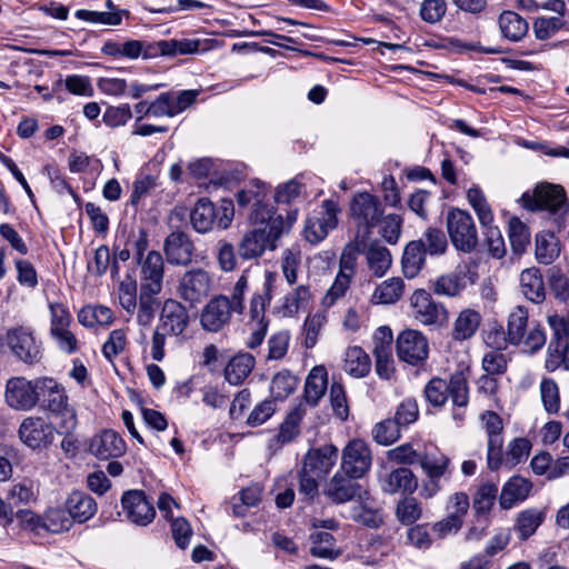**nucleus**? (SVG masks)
<instances>
[{"mask_svg":"<svg viewBox=\"0 0 569 569\" xmlns=\"http://www.w3.org/2000/svg\"><path fill=\"white\" fill-rule=\"evenodd\" d=\"M527 308L516 307L508 316L507 331L501 326L490 329L485 338L487 345L505 349L507 345L520 347L528 355H535L546 345L547 336L540 325L528 328Z\"/></svg>","mask_w":569,"mask_h":569,"instance_id":"obj_1","label":"nucleus"},{"mask_svg":"<svg viewBox=\"0 0 569 569\" xmlns=\"http://www.w3.org/2000/svg\"><path fill=\"white\" fill-rule=\"evenodd\" d=\"M38 388L43 407L54 419L58 433H70L77 428L78 419L73 406L69 403V398L63 386L53 378H38Z\"/></svg>","mask_w":569,"mask_h":569,"instance_id":"obj_2","label":"nucleus"},{"mask_svg":"<svg viewBox=\"0 0 569 569\" xmlns=\"http://www.w3.org/2000/svg\"><path fill=\"white\" fill-rule=\"evenodd\" d=\"M425 397L427 401L437 408L442 407L450 397L455 407L452 416L455 420L462 421L465 412L461 408H466L469 403V387L466 375L457 371L450 376L449 381L441 378H432L425 387Z\"/></svg>","mask_w":569,"mask_h":569,"instance_id":"obj_3","label":"nucleus"},{"mask_svg":"<svg viewBox=\"0 0 569 569\" xmlns=\"http://www.w3.org/2000/svg\"><path fill=\"white\" fill-rule=\"evenodd\" d=\"M274 281V273L266 271L262 286L254 290L249 301L250 336L246 342L249 349L259 347L268 332L269 320L266 318V309L272 299Z\"/></svg>","mask_w":569,"mask_h":569,"instance_id":"obj_4","label":"nucleus"},{"mask_svg":"<svg viewBox=\"0 0 569 569\" xmlns=\"http://www.w3.org/2000/svg\"><path fill=\"white\" fill-rule=\"evenodd\" d=\"M284 232L281 231V222L274 219L266 227H252L244 232L238 243V256L243 260H253L263 256L266 251H273L278 247V241Z\"/></svg>","mask_w":569,"mask_h":569,"instance_id":"obj_5","label":"nucleus"},{"mask_svg":"<svg viewBox=\"0 0 569 569\" xmlns=\"http://www.w3.org/2000/svg\"><path fill=\"white\" fill-rule=\"evenodd\" d=\"M521 202L528 210H546L557 216V221L568 212L569 208L565 189L549 182L538 183L531 193L525 192L521 196Z\"/></svg>","mask_w":569,"mask_h":569,"instance_id":"obj_6","label":"nucleus"},{"mask_svg":"<svg viewBox=\"0 0 569 569\" xmlns=\"http://www.w3.org/2000/svg\"><path fill=\"white\" fill-rule=\"evenodd\" d=\"M447 231L453 248L462 253L476 250L479 238L472 216L463 209L451 208L446 217Z\"/></svg>","mask_w":569,"mask_h":569,"instance_id":"obj_7","label":"nucleus"},{"mask_svg":"<svg viewBox=\"0 0 569 569\" xmlns=\"http://www.w3.org/2000/svg\"><path fill=\"white\" fill-rule=\"evenodd\" d=\"M547 322L552 331V337L546 351L545 369L548 372L559 369L569 371V332L563 317L552 313L547 317Z\"/></svg>","mask_w":569,"mask_h":569,"instance_id":"obj_8","label":"nucleus"},{"mask_svg":"<svg viewBox=\"0 0 569 569\" xmlns=\"http://www.w3.org/2000/svg\"><path fill=\"white\" fill-rule=\"evenodd\" d=\"M4 341L11 353L27 365H36L43 357L42 341L32 328L17 326L6 332Z\"/></svg>","mask_w":569,"mask_h":569,"instance_id":"obj_9","label":"nucleus"},{"mask_svg":"<svg viewBox=\"0 0 569 569\" xmlns=\"http://www.w3.org/2000/svg\"><path fill=\"white\" fill-rule=\"evenodd\" d=\"M418 463L427 477L420 495L430 499L441 490L440 479L450 473V459L438 449L425 450Z\"/></svg>","mask_w":569,"mask_h":569,"instance_id":"obj_10","label":"nucleus"},{"mask_svg":"<svg viewBox=\"0 0 569 569\" xmlns=\"http://www.w3.org/2000/svg\"><path fill=\"white\" fill-rule=\"evenodd\" d=\"M385 209L380 199L369 192L356 193L350 202V217L358 230L363 229L370 233L383 216Z\"/></svg>","mask_w":569,"mask_h":569,"instance_id":"obj_11","label":"nucleus"},{"mask_svg":"<svg viewBox=\"0 0 569 569\" xmlns=\"http://www.w3.org/2000/svg\"><path fill=\"white\" fill-rule=\"evenodd\" d=\"M413 317L425 326L443 327L449 321V311L441 302L432 299L423 289L416 290L410 297Z\"/></svg>","mask_w":569,"mask_h":569,"instance_id":"obj_12","label":"nucleus"},{"mask_svg":"<svg viewBox=\"0 0 569 569\" xmlns=\"http://www.w3.org/2000/svg\"><path fill=\"white\" fill-rule=\"evenodd\" d=\"M212 288V276L202 268H193L179 279L178 295L183 301L196 306L209 296Z\"/></svg>","mask_w":569,"mask_h":569,"instance_id":"obj_13","label":"nucleus"},{"mask_svg":"<svg viewBox=\"0 0 569 569\" xmlns=\"http://www.w3.org/2000/svg\"><path fill=\"white\" fill-rule=\"evenodd\" d=\"M4 399L7 405L16 410L33 409L40 400L38 378L27 380L24 377H12L7 381Z\"/></svg>","mask_w":569,"mask_h":569,"instance_id":"obj_14","label":"nucleus"},{"mask_svg":"<svg viewBox=\"0 0 569 569\" xmlns=\"http://www.w3.org/2000/svg\"><path fill=\"white\" fill-rule=\"evenodd\" d=\"M339 211L340 209L336 201L331 199L325 200L321 211L307 218L303 229L305 239L311 244L321 242L328 236V232L337 227V214Z\"/></svg>","mask_w":569,"mask_h":569,"instance_id":"obj_15","label":"nucleus"},{"mask_svg":"<svg viewBox=\"0 0 569 569\" xmlns=\"http://www.w3.org/2000/svg\"><path fill=\"white\" fill-rule=\"evenodd\" d=\"M56 432L58 428L42 417H28L19 427L20 440L30 449L39 451L53 442Z\"/></svg>","mask_w":569,"mask_h":569,"instance_id":"obj_16","label":"nucleus"},{"mask_svg":"<svg viewBox=\"0 0 569 569\" xmlns=\"http://www.w3.org/2000/svg\"><path fill=\"white\" fill-rule=\"evenodd\" d=\"M236 311L229 305L227 295L213 296L200 312V325L208 332H220L229 327Z\"/></svg>","mask_w":569,"mask_h":569,"instance_id":"obj_17","label":"nucleus"},{"mask_svg":"<svg viewBox=\"0 0 569 569\" xmlns=\"http://www.w3.org/2000/svg\"><path fill=\"white\" fill-rule=\"evenodd\" d=\"M372 463L369 446L360 439L350 440L342 450L340 470L353 478H362Z\"/></svg>","mask_w":569,"mask_h":569,"instance_id":"obj_18","label":"nucleus"},{"mask_svg":"<svg viewBox=\"0 0 569 569\" xmlns=\"http://www.w3.org/2000/svg\"><path fill=\"white\" fill-rule=\"evenodd\" d=\"M470 509L469 497L466 492L459 491L449 496L446 503V516L437 521L432 529L439 533L458 532L462 529L466 517Z\"/></svg>","mask_w":569,"mask_h":569,"instance_id":"obj_19","label":"nucleus"},{"mask_svg":"<svg viewBox=\"0 0 569 569\" xmlns=\"http://www.w3.org/2000/svg\"><path fill=\"white\" fill-rule=\"evenodd\" d=\"M429 353L427 338L418 330L407 329L397 338V355L399 359L412 366L423 363Z\"/></svg>","mask_w":569,"mask_h":569,"instance_id":"obj_20","label":"nucleus"},{"mask_svg":"<svg viewBox=\"0 0 569 569\" xmlns=\"http://www.w3.org/2000/svg\"><path fill=\"white\" fill-rule=\"evenodd\" d=\"M194 250L190 236L180 229L172 230L163 242V251L171 266L186 267L190 264Z\"/></svg>","mask_w":569,"mask_h":569,"instance_id":"obj_21","label":"nucleus"},{"mask_svg":"<svg viewBox=\"0 0 569 569\" xmlns=\"http://www.w3.org/2000/svg\"><path fill=\"white\" fill-rule=\"evenodd\" d=\"M121 505L126 517L139 526L149 525L156 517L152 501L142 490H129L122 495Z\"/></svg>","mask_w":569,"mask_h":569,"instance_id":"obj_22","label":"nucleus"},{"mask_svg":"<svg viewBox=\"0 0 569 569\" xmlns=\"http://www.w3.org/2000/svg\"><path fill=\"white\" fill-rule=\"evenodd\" d=\"M357 480L358 478L350 477L339 470L327 483L323 493L335 503H346L355 499H361L366 491Z\"/></svg>","mask_w":569,"mask_h":569,"instance_id":"obj_23","label":"nucleus"},{"mask_svg":"<svg viewBox=\"0 0 569 569\" xmlns=\"http://www.w3.org/2000/svg\"><path fill=\"white\" fill-rule=\"evenodd\" d=\"M497 496L498 487L495 483H483L477 489L472 500L476 523L469 528V533H481L486 530Z\"/></svg>","mask_w":569,"mask_h":569,"instance_id":"obj_24","label":"nucleus"},{"mask_svg":"<svg viewBox=\"0 0 569 569\" xmlns=\"http://www.w3.org/2000/svg\"><path fill=\"white\" fill-rule=\"evenodd\" d=\"M338 460V449L333 445L311 448L303 458L302 468L318 478H325Z\"/></svg>","mask_w":569,"mask_h":569,"instance_id":"obj_25","label":"nucleus"},{"mask_svg":"<svg viewBox=\"0 0 569 569\" xmlns=\"http://www.w3.org/2000/svg\"><path fill=\"white\" fill-rule=\"evenodd\" d=\"M189 325V315L186 307L173 299L164 301L161 313L159 329L173 336L181 335Z\"/></svg>","mask_w":569,"mask_h":569,"instance_id":"obj_26","label":"nucleus"},{"mask_svg":"<svg viewBox=\"0 0 569 569\" xmlns=\"http://www.w3.org/2000/svg\"><path fill=\"white\" fill-rule=\"evenodd\" d=\"M89 450L97 458L108 460L124 455L127 446L118 432L104 430L91 439Z\"/></svg>","mask_w":569,"mask_h":569,"instance_id":"obj_27","label":"nucleus"},{"mask_svg":"<svg viewBox=\"0 0 569 569\" xmlns=\"http://www.w3.org/2000/svg\"><path fill=\"white\" fill-rule=\"evenodd\" d=\"M141 266V290L160 292L163 280V258L160 252L149 251L147 257L138 262Z\"/></svg>","mask_w":569,"mask_h":569,"instance_id":"obj_28","label":"nucleus"},{"mask_svg":"<svg viewBox=\"0 0 569 569\" xmlns=\"http://www.w3.org/2000/svg\"><path fill=\"white\" fill-rule=\"evenodd\" d=\"M383 492L395 495L401 492L412 495L418 488L416 475L407 467H399L380 478Z\"/></svg>","mask_w":569,"mask_h":569,"instance_id":"obj_29","label":"nucleus"},{"mask_svg":"<svg viewBox=\"0 0 569 569\" xmlns=\"http://www.w3.org/2000/svg\"><path fill=\"white\" fill-rule=\"evenodd\" d=\"M482 322L480 312L472 308L462 309L456 317L452 329L451 338L455 341H466L471 339L478 331Z\"/></svg>","mask_w":569,"mask_h":569,"instance_id":"obj_30","label":"nucleus"},{"mask_svg":"<svg viewBox=\"0 0 569 569\" xmlns=\"http://www.w3.org/2000/svg\"><path fill=\"white\" fill-rule=\"evenodd\" d=\"M68 515L72 521L80 523L88 521L97 512V502L83 491H73L66 501Z\"/></svg>","mask_w":569,"mask_h":569,"instance_id":"obj_31","label":"nucleus"},{"mask_svg":"<svg viewBox=\"0 0 569 569\" xmlns=\"http://www.w3.org/2000/svg\"><path fill=\"white\" fill-rule=\"evenodd\" d=\"M216 221V206L208 198L199 199L190 212L192 228L199 233H207L217 226Z\"/></svg>","mask_w":569,"mask_h":569,"instance_id":"obj_32","label":"nucleus"},{"mask_svg":"<svg viewBox=\"0 0 569 569\" xmlns=\"http://www.w3.org/2000/svg\"><path fill=\"white\" fill-rule=\"evenodd\" d=\"M520 290L533 303H541L546 299L543 277L539 269L528 268L520 273Z\"/></svg>","mask_w":569,"mask_h":569,"instance_id":"obj_33","label":"nucleus"},{"mask_svg":"<svg viewBox=\"0 0 569 569\" xmlns=\"http://www.w3.org/2000/svg\"><path fill=\"white\" fill-rule=\"evenodd\" d=\"M328 387V372L323 366L313 367L307 376L305 383V400L316 407L323 397Z\"/></svg>","mask_w":569,"mask_h":569,"instance_id":"obj_34","label":"nucleus"},{"mask_svg":"<svg viewBox=\"0 0 569 569\" xmlns=\"http://www.w3.org/2000/svg\"><path fill=\"white\" fill-rule=\"evenodd\" d=\"M531 489V483L529 480L515 476L510 478L503 486L500 497L499 503L502 509H510L516 503L523 501Z\"/></svg>","mask_w":569,"mask_h":569,"instance_id":"obj_35","label":"nucleus"},{"mask_svg":"<svg viewBox=\"0 0 569 569\" xmlns=\"http://www.w3.org/2000/svg\"><path fill=\"white\" fill-rule=\"evenodd\" d=\"M500 32L511 42H518L526 37L529 24L525 18L513 11H503L498 19Z\"/></svg>","mask_w":569,"mask_h":569,"instance_id":"obj_36","label":"nucleus"},{"mask_svg":"<svg viewBox=\"0 0 569 569\" xmlns=\"http://www.w3.org/2000/svg\"><path fill=\"white\" fill-rule=\"evenodd\" d=\"M254 365L253 356L250 353H238L226 366L224 378L230 385L239 386L250 375Z\"/></svg>","mask_w":569,"mask_h":569,"instance_id":"obj_37","label":"nucleus"},{"mask_svg":"<svg viewBox=\"0 0 569 569\" xmlns=\"http://www.w3.org/2000/svg\"><path fill=\"white\" fill-rule=\"evenodd\" d=\"M371 369L369 355L358 346L349 347L345 353L343 370L353 378L366 377Z\"/></svg>","mask_w":569,"mask_h":569,"instance_id":"obj_38","label":"nucleus"},{"mask_svg":"<svg viewBox=\"0 0 569 569\" xmlns=\"http://www.w3.org/2000/svg\"><path fill=\"white\" fill-rule=\"evenodd\" d=\"M559 241L551 231H541L536 236V259L539 263L550 264L559 256Z\"/></svg>","mask_w":569,"mask_h":569,"instance_id":"obj_39","label":"nucleus"},{"mask_svg":"<svg viewBox=\"0 0 569 569\" xmlns=\"http://www.w3.org/2000/svg\"><path fill=\"white\" fill-rule=\"evenodd\" d=\"M302 174L279 184L274 193V201L278 204H295L301 198L307 196L306 183L302 181Z\"/></svg>","mask_w":569,"mask_h":569,"instance_id":"obj_40","label":"nucleus"},{"mask_svg":"<svg viewBox=\"0 0 569 569\" xmlns=\"http://www.w3.org/2000/svg\"><path fill=\"white\" fill-rule=\"evenodd\" d=\"M426 262V252L421 249V243L410 241L403 251L402 256V271L406 278L412 279L422 269Z\"/></svg>","mask_w":569,"mask_h":569,"instance_id":"obj_41","label":"nucleus"},{"mask_svg":"<svg viewBox=\"0 0 569 569\" xmlns=\"http://www.w3.org/2000/svg\"><path fill=\"white\" fill-rule=\"evenodd\" d=\"M465 287L463 277L456 272L441 274L432 280L430 284L433 293L449 298L458 297Z\"/></svg>","mask_w":569,"mask_h":569,"instance_id":"obj_42","label":"nucleus"},{"mask_svg":"<svg viewBox=\"0 0 569 569\" xmlns=\"http://www.w3.org/2000/svg\"><path fill=\"white\" fill-rule=\"evenodd\" d=\"M366 256L368 268L373 276L378 278L385 276L392 262L390 251L379 243H371Z\"/></svg>","mask_w":569,"mask_h":569,"instance_id":"obj_43","label":"nucleus"},{"mask_svg":"<svg viewBox=\"0 0 569 569\" xmlns=\"http://www.w3.org/2000/svg\"><path fill=\"white\" fill-rule=\"evenodd\" d=\"M467 199L481 226H489L493 222V212L479 186L475 184L468 189Z\"/></svg>","mask_w":569,"mask_h":569,"instance_id":"obj_44","label":"nucleus"},{"mask_svg":"<svg viewBox=\"0 0 569 569\" xmlns=\"http://www.w3.org/2000/svg\"><path fill=\"white\" fill-rule=\"evenodd\" d=\"M199 39H170L156 43V48L162 56L192 54L199 51Z\"/></svg>","mask_w":569,"mask_h":569,"instance_id":"obj_45","label":"nucleus"},{"mask_svg":"<svg viewBox=\"0 0 569 569\" xmlns=\"http://www.w3.org/2000/svg\"><path fill=\"white\" fill-rule=\"evenodd\" d=\"M264 196H266V193H263L260 199H257V201L253 202L251 212L248 216L250 223L252 224V227H257V228L266 227V229H267V228H269V224L271 223V221H273L274 219H278L281 222V231L284 232V223H283L282 214H276L273 212L272 208H270L267 203H264V201H263Z\"/></svg>","mask_w":569,"mask_h":569,"instance_id":"obj_46","label":"nucleus"},{"mask_svg":"<svg viewBox=\"0 0 569 569\" xmlns=\"http://www.w3.org/2000/svg\"><path fill=\"white\" fill-rule=\"evenodd\" d=\"M403 280L398 277L390 278L381 282L372 295V302L375 303H395L397 302L403 291Z\"/></svg>","mask_w":569,"mask_h":569,"instance_id":"obj_47","label":"nucleus"},{"mask_svg":"<svg viewBox=\"0 0 569 569\" xmlns=\"http://www.w3.org/2000/svg\"><path fill=\"white\" fill-rule=\"evenodd\" d=\"M426 254L442 256L448 249V240L441 229L429 227L419 240Z\"/></svg>","mask_w":569,"mask_h":569,"instance_id":"obj_48","label":"nucleus"},{"mask_svg":"<svg viewBox=\"0 0 569 569\" xmlns=\"http://www.w3.org/2000/svg\"><path fill=\"white\" fill-rule=\"evenodd\" d=\"M159 292H149L147 290L140 289L139 302L137 303V322L142 327H148L151 325L157 308L158 300L156 296Z\"/></svg>","mask_w":569,"mask_h":569,"instance_id":"obj_49","label":"nucleus"},{"mask_svg":"<svg viewBox=\"0 0 569 569\" xmlns=\"http://www.w3.org/2000/svg\"><path fill=\"white\" fill-rule=\"evenodd\" d=\"M39 489L31 480L13 483L7 495V499L16 505H30L38 500Z\"/></svg>","mask_w":569,"mask_h":569,"instance_id":"obj_50","label":"nucleus"},{"mask_svg":"<svg viewBox=\"0 0 569 569\" xmlns=\"http://www.w3.org/2000/svg\"><path fill=\"white\" fill-rule=\"evenodd\" d=\"M509 240L512 251L521 254L530 243V232L528 227L517 217L509 220Z\"/></svg>","mask_w":569,"mask_h":569,"instance_id":"obj_51","label":"nucleus"},{"mask_svg":"<svg viewBox=\"0 0 569 569\" xmlns=\"http://www.w3.org/2000/svg\"><path fill=\"white\" fill-rule=\"evenodd\" d=\"M302 416L303 411L300 408H296L287 416L279 427V432L276 437L277 443L283 446L291 442L299 435Z\"/></svg>","mask_w":569,"mask_h":569,"instance_id":"obj_52","label":"nucleus"},{"mask_svg":"<svg viewBox=\"0 0 569 569\" xmlns=\"http://www.w3.org/2000/svg\"><path fill=\"white\" fill-rule=\"evenodd\" d=\"M422 516L421 503L413 497H406L398 501L396 517L401 525L411 526Z\"/></svg>","mask_w":569,"mask_h":569,"instance_id":"obj_53","label":"nucleus"},{"mask_svg":"<svg viewBox=\"0 0 569 569\" xmlns=\"http://www.w3.org/2000/svg\"><path fill=\"white\" fill-rule=\"evenodd\" d=\"M44 531L49 533H59L61 531H69L72 525V519L68 511L61 508H49L43 515Z\"/></svg>","mask_w":569,"mask_h":569,"instance_id":"obj_54","label":"nucleus"},{"mask_svg":"<svg viewBox=\"0 0 569 569\" xmlns=\"http://www.w3.org/2000/svg\"><path fill=\"white\" fill-rule=\"evenodd\" d=\"M400 426L393 419H385L372 429V437L379 445L388 446L400 438Z\"/></svg>","mask_w":569,"mask_h":569,"instance_id":"obj_55","label":"nucleus"},{"mask_svg":"<svg viewBox=\"0 0 569 569\" xmlns=\"http://www.w3.org/2000/svg\"><path fill=\"white\" fill-rule=\"evenodd\" d=\"M540 396L543 407L548 413H557L560 409V395L556 381L551 378H543L540 382Z\"/></svg>","mask_w":569,"mask_h":569,"instance_id":"obj_56","label":"nucleus"},{"mask_svg":"<svg viewBox=\"0 0 569 569\" xmlns=\"http://www.w3.org/2000/svg\"><path fill=\"white\" fill-rule=\"evenodd\" d=\"M249 291L248 270H244L234 282L231 295L228 296L229 305L238 315H242L246 309V296Z\"/></svg>","mask_w":569,"mask_h":569,"instance_id":"obj_57","label":"nucleus"},{"mask_svg":"<svg viewBox=\"0 0 569 569\" xmlns=\"http://www.w3.org/2000/svg\"><path fill=\"white\" fill-rule=\"evenodd\" d=\"M297 386V377L288 370H282L272 378L271 391L276 398L284 399L296 390Z\"/></svg>","mask_w":569,"mask_h":569,"instance_id":"obj_58","label":"nucleus"},{"mask_svg":"<svg viewBox=\"0 0 569 569\" xmlns=\"http://www.w3.org/2000/svg\"><path fill=\"white\" fill-rule=\"evenodd\" d=\"M531 443L526 438H516L509 442L506 451L507 468L512 469L515 466L529 457Z\"/></svg>","mask_w":569,"mask_h":569,"instance_id":"obj_59","label":"nucleus"},{"mask_svg":"<svg viewBox=\"0 0 569 569\" xmlns=\"http://www.w3.org/2000/svg\"><path fill=\"white\" fill-rule=\"evenodd\" d=\"M566 26L560 17H540L533 22V33L538 40H547Z\"/></svg>","mask_w":569,"mask_h":569,"instance_id":"obj_60","label":"nucleus"},{"mask_svg":"<svg viewBox=\"0 0 569 569\" xmlns=\"http://www.w3.org/2000/svg\"><path fill=\"white\" fill-rule=\"evenodd\" d=\"M329 399L335 416L341 421H346L349 417V406L345 388L340 382L331 385Z\"/></svg>","mask_w":569,"mask_h":569,"instance_id":"obj_61","label":"nucleus"},{"mask_svg":"<svg viewBox=\"0 0 569 569\" xmlns=\"http://www.w3.org/2000/svg\"><path fill=\"white\" fill-rule=\"evenodd\" d=\"M310 547V553L318 558L336 559L341 555V550L336 547L333 536H315Z\"/></svg>","mask_w":569,"mask_h":569,"instance_id":"obj_62","label":"nucleus"},{"mask_svg":"<svg viewBox=\"0 0 569 569\" xmlns=\"http://www.w3.org/2000/svg\"><path fill=\"white\" fill-rule=\"evenodd\" d=\"M447 12L446 0H423L420 6V18L430 24L440 22Z\"/></svg>","mask_w":569,"mask_h":569,"instance_id":"obj_63","label":"nucleus"},{"mask_svg":"<svg viewBox=\"0 0 569 569\" xmlns=\"http://www.w3.org/2000/svg\"><path fill=\"white\" fill-rule=\"evenodd\" d=\"M422 451L412 447L410 442H406L390 449L387 453L388 460L398 465H415L419 462Z\"/></svg>","mask_w":569,"mask_h":569,"instance_id":"obj_64","label":"nucleus"}]
</instances>
